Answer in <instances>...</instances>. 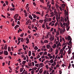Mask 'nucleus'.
Here are the masks:
<instances>
[{"label": "nucleus", "instance_id": "f257e3e1", "mask_svg": "<svg viewBox=\"0 0 74 74\" xmlns=\"http://www.w3.org/2000/svg\"><path fill=\"white\" fill-rule=\"evenodd\" d=\"M19 14H16L15 15H14V18L15 19L17 18L18 17V16Z\"/></svg>", "mask_w": 74, "mask_h": 74}, {"label": "nucleus", "instance_id": "f03ea898", "mask_svg": "<svg viewBox=\"0 0 74 74\" xmlns=\"http://www.w3.org/2000/svg\"><path fill=\"white\" fill-rule=\"evenodd\" d=\"M3 53L5 55H8V51L5 50H4Z\"/></svg>", "mask_w": 74, "mask_h": 74}, {"label": "nucleus", "instance_id": "7ed1b4c3", "mask_svg": "<svg viewBox=\"0 0 74 74\" xmlns=\"http://www.w3.org/2000/svg\"><path fill=\"white\" fill-rule=\"evenodd\" d=\"M29 18L32 20H33V17H32V15H31V14L29 15Z\"/></svg>", "mask_w": 74, "mask_h": 74}, {"label": "nucleus", "instance_id": "20e7f679", "mask_svg": "<svg viewBox=\"0 0 74 74\" xmlns=\"http://www.w3.org/2000/svg\"><path fill=\"white\" fill-rule=\"evenodd\" d=\"M67 38H68V40H72V39L71 38V37H70V36H68Z\"/></svg>", "mask_w": 74, "mask_h": 74}, {"label": "nucleus", "instance_id": "39448f33", "mask_svg": "<svg viewBox=\"0 0 74 74\" xmlns=\"http://www.w3.org/2000/svg\"><path fill=\"white\" fill-rule=\"evenodd\" d=\"M7 49V45L6 44L4 47V49H5V50H6Z\"/></svg>", "mask_w": 74, "mask_h": 74}, {"label": "nucleus", "instance_id": "423d86ee", "mask_svg": "<svg viewBox=\"0 0 74 74\" xmlns=\"http://www.w3.org/2000/svg\"><path fill=\"white\" fill-rule=\"evenodd\" d=\"M42 69L41 68V69L39 71V73H40V74H41V73H42Z\"/></svg>", "mask_w": 74, "mask_h": 74}, {"label": "nucleus", "instance_id": "0eeeda50", "mask_svg": "<svg viewBox=\"0 0 74 74\" xmlns=\"http://www.w3.org/2000/svg\"><path fill=\"white\" fill-rule=\"evenodd\" d=\"M39 22L41 23H42L43 22H44V21L43 20H40L39 21Z\"/></svg>", "mask_w": 74, "mask_h": 74}, {"label": "nucleus", "instance_id": "6e6552de", "mask_svg": "<svg viewBox=\"0 0 74 74\" xmlns=\"http://www.w3.org/2000/svg\"><path fill=\"white\" fill-rule=\"evenodd\" d=\"M18 27H19V25H17L16 26H15L14 28L15 29H16V28H18Z\"/></svg>", "mask_w": 74, "mask_h": 74}, {"label": "nucleus", "instance_id": "1a4fd4ad", "mask_svg": "<svg viewBox=\"0 0 74 74\" xmlns=\"http://www.w3.org/2000/svg\"><path fill=\"white\" fill-rule=\"evenodd\" d=\"M46 47L47 48V49H49V48H50V45H46Z\"/></svg>", "mask_w": 74, "mask_h": 74}, {"label": "nucleus", "instance_id": "9d476101", "mask_svg": "<svg viewBox=\"0 0 74 74\" xmlns=\"http://www.w3.org/2000/svg\"><path fill=\"white\" fill-rule=\"evenodd\" d=\"M50 63H53V59H51L49 61Z\"/></svg>", "mask_w": 74, "mask_h": 74}, {"label": "nucleus", "instance_id": "9b49d317", "mask_svg": "<svg viewBox=\"0 0 74 74\" xmlns=\"http://www.w3.org/2000/svg\"><path fill=\"white\" fill-rule=\"evenodd\" d=\"M26 62L25 61H23V62L22 63V64H23V65H25Z\"/></svg>", "mask_w": 74, "mask_h": 74}, {"label": "nucleus", "instance_id": "f8f14e48", "mask_svg": "<svg viewBox=\"0 0 74 74\" xmlns=\"http://www.w3.org/2000/svg\"><path fill=\"white\" fill-rule=\"evenodd\" d=\"M36 21H37L36 20V19L33 18L32 20V22H36Z\"/></svg>", "mask_w": 74, "mask_h": 74}, {"label": "nucleus", "instance_id": "ddd939ff", "mask_svg": "<svg viewBox=\"0 0 74 74\" xmlns=\"http://www.w3.org/2000/svg\"><path fill=\"white\" fill-rule=\"evenodd\" d=\"M65 27L64 26L62 27V28L64 30L63 31V33H64V32H65Z\"/></svg>", "mask_w": 74, "mask_h": 74}, {"label": "nucleus", "instance_id": "4468645a", "mask_svg": "<svg viewBox=\"0 0 74 74\" xmlns=\"http://www.w3.org/2000/svg\"><path fill=\"white\" fill-rule=\"evenodd\" d=\"M31 51H29V56H31Z\"/></svg>", "mask_w": 74, "mask_h": 74}, {"label": "nucleus", "instance_id": "2eb2a0df", "mask_svg": "<svg viewBox=\"0 0 74 74\" xmlns=\"http://www.w3.org/2000/svg\"><path fill=\"white\" fill-rule=\"evenodd\" d=\"M21 42H24V39H23V38H21Z\"/></svg>", "mask_w": 74, "mask_h": 74}, {"label": "nucleus", "instance_id": "dca6fc26", "mask_svg": "<svg viewBox=\"0 0 74 74\" xmlns=\"http://www.w3.org/2000/svg\"><path fill=\"white\" fill-rule=\"evenodd\" d=\"M56 45L55 44H54V46H52V48H56Z\"/></svg>", "mask_w": 74, "mask_h": 74}, {"label": "nucleus", "instance_id": "f3484780", "mask_svg": "<svg viewBox=\"0 0 74 74\" xmlns=\"http://www.w3.org/2000/svg\"><path fill=\"white\" fill-rule=\"evenodd\" d=\"M63 30H64V29H63L62 30H61H61L60 31V34H61V33H63V32H63Z\"/></svg>", "mask_w": 74, "mask_h": 74}, {"label": "nucleus", "instance_id": "a211bd4d", "mask_svg": "<svg viewBox=\"0 0 74 74\" xmlns=\"http://www.w3.org/2000/svg\"><path fill=\"white\" fill-rule=\"evenodd\" d=\"M49 33H50V32L49 33H47L46 35V36L47 37V38H49Z\"/></svg>", "mask_w": 74, "mask_h": 74}, {"label": "nucleus", "instance_id": "6ab92c4d", "mask_svg": "<svg viewBox=\"0 0 74 74\" xmlns=\"http://www.w3.org/2000/svg\"><path fill=\"white\" fill-rule=\"evenodd\" d=\"M38 49V47L37 46H35L34 47V49H35V50H37Z\"/></svg>", "mask_w": 74, "mask_h": 74}, {"label": "nucleus", "instance_id": "aec40b11", "mask_svg": "<svg viewBox=\"0 0 74 74\" xmlns=\"http://www.w3.org/2000/svg\"><path fill=\"white\" fill-rule=\"evenodd\" d=\"M40 1L41 3L44 4V0H40Z\"/></svg>", "mask_w": 74, "mask_h": 74}, {"label": "nucleus", "instance_id": "412c9836", "mask_svg": "<svg viewBox=\"0 0 74 74\" xmlns=\"http://www.w3.org/2000/svg\"><path fill=\"white\" fill-rule=\"evenodd\" d=\"M44 42L45 43H48V41L47 40H44Z\"/></svg>", "mask_w": 74, "mask_h": 74}, {"label": "nucleus", "instance_id": "4be33fe9", "mask_svg": "<svg viewBox=\"0 0 74 74\" xmlns=\"http://www.w3.org/2000/svg\"><path fill=\"white\" fill-rule=\"evenodd\" d=\"M39 58H40V55L38 54L36 56V58H37V59H38Z\"/></svg>", "mask_w": 74, "mask_h": 74}, {"label": "nucleus", "instance_id": "5701e85b", "mask_svg": "<svg viewBox=\"0 0 74 74\" xmlns=\"http://www.w3.org/2000/svg\"><path fill=\"white\" fill-rule=\"evenodd\" d=\"M36 67H38L39 66V64H36L35 65Z\"/></svg>", "mask_w": 74, "mask_h": 74}, {"label": "nucleus", "instance_id": "b1692460", "mask_svg": "<svg viewBox=\"0 0 74 74\" xmlns=\"http://www.w3.org/2000/svg\"><path fill=\"white\" fill-rule=\"evenodd\" d=\"M23 35H24V33H23L20 35V36L22 37H23Z\"/></svg>", "mask_w": 74, "mask_h": 74}, {"label": "nucleus", "instance_id": "393cba45", "mask_svg": "<svg viewBox=\"0 0 74 74\" xmlns=\"http://www.w3.org/2000/svg\"><path fill=\"white\" fill-rule=\"evenodd\" d=\"M28 66L30 67L32 66V63H29V64H28Z\"/></svg>", "mask_w": 74, "mask_h": 74}, {"label": "nucleus", "instance_id": "a878e982", "mask_svg": "<svg viewBox=\"0 0 74 74\" xmlns=\"http://www.w3.org/2000/svg\"><path fill=\"white\" fill-rule=\"evenodd\" d=\"M8 51H10V52L11 51V48H10V47H8Z\"/></svg>", "mask_w": 74, "mask_h": 74}, {"label": "nucleus", "instance_id": "bb28decb", "mask_svg": "<svg viewBox=\"0 0 74 74\" xmlns=\"http://www.w3.org/2000/svg\"><path fill=\"white\" fill-rule=\"evenodd\" d=\"M3 59V57L2 56H0V60H2Z\"/></svg>", "mask_w": 74, "mask_h": 74}, {"label": "nucleus", "instance_id": "cd10ccee", "mask_svg": "<svg viewBox=\"0 0 74 74\" xmlns=\"http://www.w3.org/2000/svg\"><path fill=\"white\" fill-rule=\"evenodd\" d=\"M45 57L46 59H48V60L49 59V57H47L46 56H45Z\"/></svg>", "mask_w": 74, "mask_h": 74}, {"label": "nucleus", "instance_id": "c85d7f7f", "mask_svg": "<svg viewBox=\"0 0 74 74\" xmlns=\"http://www.w3.org/2000/svg\"><path fill=\"white\" fill-rule=\"evenodd\" d=\"M57 34H56V36H58L59 34V32L58 31H57L56 32Z\"/></svg>", "mask_w": 74, "mask_h": 74}, {"label": "nucleus", "instance_id": "c756f323", "mask_svg": "<svg viewBox=\"0 0 74 74\" xmlns=\"http://www.w3.org/2000/svg\"><path fill=\"white\" fill-rule=\"evenodd\" d=\"M66 45H65L64 46V47H63V48L62 49V50H64V49H65V48H66Z\"/></svg>", "mask_w": 74, "mask_h": 74}, {"label": "nucleus", "instance_id": "7c9ffc66", "mask_svg": "<svg viewBox=\"0 0 74 74\" xmlns=\"http://www.w3.org/2000/svg\"><path fill=\"white\" fill-rule=\"evenodd\" d=\"M71 67V64L70 63L69 64V66H68V69H70V67Z\"/></svg>", "mask_w": 74, "mask_h": 74}, {"label": "nucleus", "instance_id": "2f4dec72", "mask_svg": "<svg viewBox=\"0 0 74 74\" xmlns=\"http://www.w3.org/2000/svg\"><path fill=\"white\" fill-rule=\"evenodd\" d=\"M65 15L66 16V15H68V12H65Z\"/></svg>", "mask_w": 74, "mask_h": 74}, {"label": "nucleus", "instance_id": "473e14b6", "mask_svg": "<svg viewBox=\"0 0 74 74\" xmlns=\"http://www.w3.org/2000/svg\"><path fill=\"white\" fill-rule=\"evenodd\" d=\"M11 5L12 6L13 8H14L15 7V5H14V4H13V3H12Z\"/></svg>", "mask_w": 74, "mask_h": 74}, {"label": "nucleus", "instance_id": "72a5a7b5", "mask_svg": "<svg viewBox=\"0 0 74 74\" xmlns=\"http://www.w3.org/2000/svg\"><path fill=\"white\" fill-rule=\"evenodd\" d=\"M4 52V51H1L0 52V55H2L3 53V52Z\"/></svg>", "mask_w": 74, "mask_h": 74}, {"label": "nucleus", "instance_id": "f704fd0d", "mask_svg": "<svg viewBox=\"0 0 74 74\" xmlns=\"http://www.w3.org/2000/svg\"><path fill=\"white\" fill-rule=\"evenodd\" d=\"M17 61H18V62H22V61L21 60V59L20 58H19L18 60Z\"/></svg>", "mask_w": 74, "mask_h": 74}, {"label": "nucleus", "instance_id": "c9c22d12", "mask_svg": "<svg viewBox=\"0 0 74 74\" xmlns=\"http://www.w3.org/2000/svg\"><path fill=\"white\" fill-rule=\"evenodd\" d=\"M44 22H45V23H46L47 22V18H46L44 20Z\"/></svg>", "mask_w": 74, "mask_h": 74}, {"label": "nucleus", "instance_id": "e433bc0d", "mask_svg": "<svg viewBox=\"0 0 74 74\" xmlns=\"http://www.w3.org/2000/svg\"><path fill=\"white\" fill-rule=\"evenodd\" d=\"M36 14H39V15H40L41 14V13H40L39 12H36Z\"/></svg>", "mask_w": 74, "mask_h": 74}, {"label": "nucleus", "instance_id": "4c0bfd02", "mask_svg": "<svg viewBox=\"0 0 74 74\" xmlns=\"http://www.w3.org/2000/svg\"><path fill=\"white\" fill-rule=\"evenodd\" d=\"M23 70V69L22 68H21L20 69V72H22V71Z\"/></svg>", "mask_w": 74, "mask_h": 74}, {"label": "nucleus", "instance_id": "58836bf2", "mask_svg": "<svg viewBox=\"0 0 74 74\" xmlns=\"http://www.w3.org/2000/svg\"><path fill=\"white\" fill-rule=\"evenodd\" d=\"M46 68H47V69H49V68L48 67V65H46Z\"/></svg>", "mask_w": 74, "mask_h": 74}, {"label": "nucleus", "instance_id": "ea45409f", "mask_svg": "<svg viewBox=\"0 0 74 74\" xmlns=\"http://www.w3.org/2000/svg\"><path fill=\"white\" fill-rule=\"evenodd\" d=\"M33 4L34 6H36V3L35 2H33Z\"/></svg>", "mask_w": 74, "mask_h": 74}, {"label": "nucleus", "instance_id": "a19ab883", "mask_svg": "<svg viewBox=\"0 0 74 74\" xmlns=\"http://www.w3.org/2000/svg\"><path fill=\"white\" fill-rule=\"evenodd\" d=\"M12 26H15V23H12Z\"/></svg>", "mask_w": 74, "mask_h": 74}, {"label": "nucleus", "instance_id": "79ce46f5", "mask_svg": "<svg viewBox=\"0 0 74 74\" xmlns=\"http://www.w3.org/2000/svg\"><path fill=\"white\" fill-rule=\"evenodd\" d=\"M40 64L41 66H44V65L43 64V63H40Z\"/></svg>", "mask_w": 74, "mask_h": 74}, {"label": "nucleus", "instance_id": "37998d69", "mask_svg": "<svg viewBox=\"0 0 74 74\" xmlns=\"http://www.w3.org/2000/svg\"><path fill=\"white\" fill-rule=\"evenodd\" d=\"M44 55H47V52H45L44 53Z\"/></svg>", "mask_w": 74, "mask_h": 74}, {"label": "nucleus", "instance_id": "c03bdc74", "mask_svg": "<svg viewBox=\"0 0 74 74\" xmlns=\"http://www.w3.org/2000/svg\"><path fill=\"white\" fill-rule=\"evenodd\" d=\"M21 40V38L20 37L18 38V41H20V40Z\"/></svg>", "mask_w": 74, "mask_h": 74}, {"label": "nucleus", "instance_id": "a18cd8bd", "mask_svg": "<svg viewBox=\"0 0 74 74\" xmlns=\"http://www.w3.org/2000/svg\"><path fill=\"white\" fill-rule=\"evenodd\" d=\"M25 71H26V70H25V69H24L23 70V71L22 72V73H21V74H24V73H25Z\"/></svg>", "mask_w": 74, "mask_h": 74}, {"label": "nucleus", "instance_id": "49530a36", "mask_svg": "<svg viewBox=\"0 0 74 74\" xmlns=\"http://www.w3.org/2000/svg\"><path fill=\"white\" fill-rule=\"evenodd\" d=\"M22 49H18V52H21V51H22Z\"/></svg>", "mask_w": 74, "mask_h": 74}, {"label": "nucleus", "instance_id": "de8ad7c7", "mask_svg": "<svg viewBox=\"0 0 74 74\" xmlns=\"http://www.w3.org/2000/svg\"><path fill=\"white\" fill-rule=\"evenodd\" d=\"M58 22H56V23L55 24V27L56 26H57V25H58Z\"/></svg>", "mask_w": 74, "mask_h": 74}, {"label": "nucleus", "instance_id": "09e8293b", "mask_svg": "<svg viewBox=\"0 0 74 74\" xmlns=\"http://www.w3.org/2000/svg\"><path fill=\"white\" fill-rule=\"evenodd\" d=\"M51 4H50L49 5V8H47V9H49V10L51 9Z\"/></svg>", "mask_w": 74, "mask_h": 74}, {"label": "nucleus", "instance_id": "8fccbe9b", "mask_svg": "<svg viewBox=\"0 0 74 74\" xmlns=\"http://www.w3.org/2000/svg\"><path fill=\"white\" fill-rule=\"evenodd\" d=\"M37 17V16L36 15H34L33 16L34 18H36V17Z\"/></svg>", "mask_w": 74, "mask_h": 74}, {"label": "nucleus", "instance_id": "3c124183", "mask_svg": "<svg viewBox=\"0 0 74 74\" xmlns=\"http://www.w3.org/2000/svg\"><path fill=\"white\" fill-rule=\"evenodd\" d=\"M70 41H69V44H71L72 43V42H71V40H72V39H71V40H70Z\"/></svg>", "mask_w": 74, "mask_h": 74}, {"label": "nucleus", "instance_id": "603ef678", "mask_svg": "<svg viewBox=\"0 0 74 74\" xmlns=\"http://www.w3.org/2000/svg\"><path fill=\"white\" fill-rule=\"evenodd\" d=\"M45 24H43L42 25V27H43V28H45Z\"/></svg>", "mask_w": 74, "mask_h": 74}, {"label": "nucleus", "instance_id": "864d4df0", "mask_svg": "<svg viewBox=\"0 0 74 74\" xmlns=\"http://www.w3.org/2000/svg\"><path fill=\"white\" fill-rule=\"evenodd\" d=\"M46 28L47 29H50L51 28V27H48V26L47 27H46Z\"/></svg>", "mask_w": 74, "mask_h": 74}, {"label": "nucleus", "instance_id": "5fc2aeb1", "mask_svg": "<svg viewBox=\"0 0 74 74\" xmlns=\"http://www.w3.org/2000/svg\"><path fill=\"white\" fill-rule=\"evenodd\" d=\"M47 73V71H45V70L44 72H43V73L44 74H46V73Z\"/></svg>", "mask_w": 74, "mask_h": 74}, {"label": "nucleus", "instance_id": "6e6d98bb", "mask_svg": "<svg viewBox=\"0 0 74 74\" xmlns=\"http://www.w3.org/2000/svg\"><path fill=\"white\" fill-rule=\"evenodd\" d=\"M25 17H27V13H25Z\"/></svg>", "mask_w": 74, "mask_h": 74}, {"label": "nucleus", "instance_id": "4d7b16f0", "mask_svg": "<svg viewBox=\"0 0 74 74\" xmlns=\"http://www.w3.org/2000/svg\"><path fill=\"white\" fill-rule=\"evenodd\" d=\"M62 67H64V66H65V65H64V64H62Z\"/></svg>", "mask_w": 74, "mask_h": 74}, {"label": "nucleus", "instance_id": "13d9d810", "mask_svg": "<svg viewBox=\"0 0 74 74\" xmlns=\"http://www.w3.org/2000/svg\"><path fill=\"white\" fill-rule=\"evenodd\" d=\"M55 55H53V59H55Z\"/></svg>", "mask_w": 74, "mask_h": 74}, {"label": "nucleus", "instance_id": "bf43d9fd", "mask_svg": "<svg viewBox=\"0 0 74 74\" xmlns=\"http://www.w3.org/2000/svg\"><path fill=\"white\" fill-rule=\"evenodd\" d=\"M5 3H6V5H8V1H6Z\"/></svg>", "mask_w": 74, "mask_h": 74}, {"label": "nucleus", "instance_id": "052dcab7", "mask_svg": "<svg viewBox=\"0 0 74 74\" xmlns=\"http://www.w3.org/2000/svg\"><path fill=\"white\" fill-rule=\"evenodd\" d=\"M32 64L33 66H34V62H32Z\"/></svg>", "mask_w": 74, "mask_h": 74}, {"label": "nucleus", "instance_id": "680f3d73", "mask_svg": "<svg viewBox=\"0 0 74 74\" xmlns=\"http://www.w3.org/2000/svg\"><path fill=\"white\" fill-rule=\"evenodd\" d=\"M68 47L69 49H71V47L69 46H68Z\"/></svg>", "mask_w": 74, "mask_h": 74}, {"label": "nucleus", "instance_id": "e2e57ef3", "mask_svg": "<svg viewBox=\"0 0 74 74\" xmlns=\"http://www.w3.org/2000/svg\"><path fill=\"white\" fill-rule=\"evenodd\" d=\"M53 28H52L50 30V32H52V31H53Z\"/></svg>", "mask_w": 74, "mask_h": 74}, {"label": "nucleus", "instance_id": "0e129e2a", "mask_svg": "<svg viewBox=\"0 0 74 74\" xmlns=\"http://www.w3.org/2000/svg\"><path fill=\"white\" fill-rule=\"evenodd\" d=\"M15 9V8H11V10L12 11H14Z\"/></svg>", "mask_w": 74, "mask_h": 74}, {"label": "nucleus", "instance_id": "69168bd1", "mask_svg": "<svg viewBox=\"0 0 74 74\" xmlns=\"http://www.w3.org/2000/svg\"><path fill=\"white\" fill-rule=\"evenodd\" d=\"M34 29H36V30H37V27H34Z\"/></svg>", "mask_w": 74, "mask_h": 74}, {"label": "nucleus", "instance_id": "338daca9", "mask_svg": "<svg viewBox=\"0 0 74 74\" xmlns=\"http://www.w3.org/2000/svg\"><path fill=\"white\" fill-rule=\"evenodd\" d=\"M59 73H60V74H62V71L61 70H60L59 71Z\"/></svg>", "mask_w": 74, "mask_h": 74}, {"label": "nucleus", "instance_id": "774afa93", "mask_svg": "<svg viewBox=\"0 0 74 74\" xmlns=\"http://www.w3.org/2000/svg\"><path fill=\"white\" fill-rule=\"evenodd\" d=\"M43 15H44V12H42V14H41V16H43Z\"/></svg>", "mask_w": 74, "mask_h": 74}]
</instances>
